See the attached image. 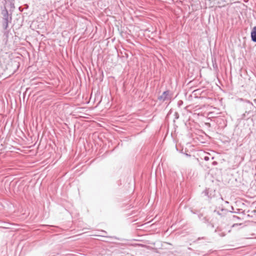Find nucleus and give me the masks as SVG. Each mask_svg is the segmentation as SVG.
Wrapping results in <instances>:
<instances>
[{"label": "nucleus", "mask_w": 256, "mask_h": 256, "mask_svg": "<svg viewBox=\"0 0 256 256\" xmlns=\"http://www.w3.org/2000/svg\"><path fill=\"white\" fill-rule=\"evenodd\" d=\"M168 94L169 92L168 91L164 92L162 95L158 98V100H160L164 101L166 100Z\"/></svg>", "instance_id": "f257e3e1"}, {"label": "nucleus", "mask_w": 256, "mask_h": 256, "mask_svg": "<svg viewBox=\"0 0 256 256\" xmlns=\"http://www.w3.org/2000/svg\"><path fill=\"white\" fill-rule=\"evenodd\" d=\"M252 40L256 42V26H254L251 32Z\"/></svg>", "instance_id": "f03ea898"}]
</instances>
